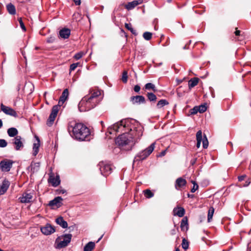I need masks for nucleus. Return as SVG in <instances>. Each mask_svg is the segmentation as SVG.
<instances>
[{
	"mask_svg": "<svg viewBox=\"0 0 251 251\" xmlns=\"http://www.w3.org/2000/svg\"><path fill=\"white\" fill-rule=\"evenodd\" d=\"M100 95V91H96L92 93L91 95L88 97H85L83 98L82 103L86 101V104L87 106H90L91 105L92 107H94L97 103V98Z\"/></svg>",
	"mask_w": 251,
	"mask_h": 251,
	"instance_id": "39448f33",
	"label": "nucleus"
},
{
	"mask_svg": "<svg viewBox=\"0 0 251 251\" xmlns=\"http://www.w3.org/2000/svg\"><path fill=\"white\" fill-rule=\"evenodd\" d=\"M246 175H242L241 176H238V180L239 181H242L245 179V178L246 177Z\"/></svg>",
	"mask_w": 251,
	"mask_h": 251,
	"instance_id": "603ef678",
	"label": "nucleus"
},
{
	"mask_svg": "<svg viewBox=\"0 0 251 251\" xmlns=\"http://www.w3.org/2000/svg\"><path fill=\"white\" fill-rule=\"evenodd\" d=\"M6 10L9 14L14 15L16 13L15 6L12 3H8L6 6Z\"/></svg>",
	"mask_w": 251,
	"mask_h": 251,
	"instance_id": "393cba45",
	"label": "nucleus"
},
{
	"mask_svg": "<svg viewBox=\"0 0 251 251\" xmlns=\"http://www.w3.org/2000/svg\"><path fill=\"white\" fill-rule=\"evenodd\" d=\"M102 236H101V237H100L98 239V240L97 241V242H99V241L101 240V239L102 238Z\"/></svg>",
	"mask_w": 251,
	"mask_h": 251,
	"instance_id": "0e129e2a",
	"label": "nucleus"
},
{
	"mask_svg": "<svg viewBox=\"0 0 251 251\" xmlns=\"http://www.w3.org/2000/svg\"><path fill=\"white\" fill-rule=\"evenodd\" d=\"M121 32L122 33H123L125 36V37L127 39V37H128V35L127 34V33L126 32H125V31L123 30V29H121Z\"/></svg>",
	"mask_w": 251,
	"mask_h": 251,
	"instance_id": "bf43d9fd",
	"label": "nucleus"
},
{
	"mask_svg": "<svg viewBox=\"0 0 251 251\" xmlns=\"http://www.w3.org/2000/svg\"><path fill=\"white\" fill-rule=\"evenodd\" d=\"M7 133L10 137H14L17 136L18 131L15 127H11L8 129Z\"/></svg>",
	"mask_w": 251,
	"mask_h": 251,
	"instance_id": "cd10ccee",
	"label": "nucleus"
},
{
	"mask_svg": "<svg viewBox=\"0 0 251 251\" xmlns=\"http://www.w3.org/2000/svg\"><path fill=\"white\" fill-rule=\"evenodd\" d=\"M177 232H178V229H176L175 228H173L170 230V234L172 236H174L176 234Z\"/></svg>",
	"mask_w": 251,
	"mask_h": 251,
	"instance_id": "8fccbe9b",
	"label": "nucleus"
},
{
	"mask_svg": "<svg viewBox=\"0 0 251 251\" xmlns=\"http://www.w3.org/2000/svg\"><path fill=\"white\" fill-rule=\"evenodd\" d=\"M57 192L58 194H64L66 192V190L64 189H58Z\"/></svg>",
	"mask_w": 251,
	"mask_h": 251,
	"instance_id": "4d7b16f0",
	"label": "nucleus"
},
{
	"mask_svg": "<svg viewBox=\"0 0 251 251\" xmlns=\"http://www.w3.org/2000/svg\"><path fill=\"white\" fill-rule=\"evenodd\" d=\"M78 64V63L72 64L70 67V71L71 72L74 71L77 67Z\"/></svg>",
	"mask_w": 251,
	"mask_h": 251,
	"instance_id": "de8ad7c7",
	"label": "nucleus"
},
{
	"mask_svg": "<svg viewBox=\"0 0 251 251\" xmlns=\"http://www.w3.org/2000/svg\"><path fill=\"white\" fill-rule=\"evenodd\" d=\"M40 163L31 162L30 165L28 167V169H30L32 174L37 172L39 170Z\"/></svg>",
	"mask_w": 251,
	"mask_h": 251,
	"instance_id": "5701e85b",
	"label": "nucleus"
},
{
	"mask_svg": "<svg viewBox=\"0 0 251 251\" xmlns=\"http://www.w3.org/2000/svg\"><path fill=\"white\" fill-rule=\"evenodd\" d=\"M152 35L151 32L146 31L143 33V37L146 40L149 41L151 39Z\"/></svg>",
	"mask_w": 251,
	"mask_h": 251,
	"instance_id": "4c0bfd02",
	"label": "nucleus"
},
{
	"mask_svg": "<svg viewBox=\"0 0 251 251\" xmlns=\"http://www.w3.org/2000/svg\"><path fill=\"white\" fill-rule=\"evenodd\" d=\"M186 184V180L182 177L178 178L176 181L175 187L177 190L185 186Z\"/></svg>",
	"mask_w": 251,
	"mask_h": 251,
	"instance_id": "4be33fe9",
	"label": "nucleus"
},
{
	"mask_svg": "<svg viewBox=\"0 0 251 251\" xmlns=\"http://www.w3.org/2000/svg\"><path fill=\"white\" fill-rule=\"evenodd\" d=\"M56 223L60 226L62 228H65L68 226V223L66 221H64L62 217H59L55 220Z\"/></svg>",
	"mask_w": 251,
	"mask_h": 251,
	"instance_id": "a878e982",
	"label": "nucleus"
},
{
	"mask_svg": "<svg viewBox=\"0 0 251 251\" xmlns=\"http://www.w3.org/2000/svg\"><path fill=\"white\" fill-rule=\"evenodd\" d=\"M10 185L9 181L5 179L0 186V195H3L7 190Z\"/></svg>",
	"mask_w": 251,
	"mask_h": 251,
	"instance_id": "f3484780",
	"label": "nucleus"
},
{
	"mask_svg": "<svg viewBox=\"0 0 251 251\" xmlns=\"http://www.w3.org/2000/svg\"><path fill=\"white\" fill-rule=\"evenodd\" d=\"M140 86L139 85H136L134 87V91L136 93H138L140 91Z\"/></svg>",
	"mask_w": 251,
	"mask_h": 251,
	"instance_id": "3c124183",
	"label": "nucleus"
},
{
	"mask_svg": "<svg viewBox=\"0 0 251 251\" xmlns=\"http://www.w3.org/2000/svg\"><path fill=\"white\" fill-rule=\"evenodd\" d=\"M145 197L147 199H150L154 196V193L150 189L145 190L144 191Z\"/></svg>",
	"mask_w": 251,
	"mask_h": 251,
	"instance_id": "473e14b6",
	"label": "nucleus"
},
{
	"mask_svg": "<svg viewBox=\"0 0 251 251\" xmlns=\"http://www.w3.org/2000/svg\"><path fill=\"white\" fill-rule=\"evenodd\" d=\"M202 146L204 149H207L208 146V141L206 136L204 135V138L202 139Z\"/></svg>",
	"mask_w": 251,
	"mask_h": 251,
	"instance_id": "a19ab883",
	"label": "nucleus"
},
{
	"mask_svg": "<svg viewBox=\"0 0 251 251\" xmlns=\"http://www.w3.org/2000/svg\"><path fill=\"white\" fill-rule=\"evenodd\" d=\"M7 145V143L4 139H0V147L4 148Z\"/></svg>",
	"mask_w": 251,
	"mask_h": 251,
	"instance_id": "a18cd8bd",
	"label": "nucleus"
},
{
	"mask_svg": "<svg viewBox=\"0 0 251 251\" xmlns=\"http://www.w3.org/2000/svg\"><path fill=\"white\" fill-rule=\"evenodd\" d=\"M36 139V143H34L33 144V154L34 156H36L39 152V148L40 146V141L39 138L37 136H35Z\"/></svg>",
	"mask_w": 251,
	"mask_h": 251,
	"instance_id": "412c9836",
	"label": "nucleus"
},
{
	"mask_svg": "<svg viewBox=\"0 0 251 251\" xmlns=\"http://www.w3.org/2000/svg\"><path fill=\"white\" fill-rule=\"evenodd\" d=\"M83 55H84V53L82 52H79L76 53L75 55L74 58L76 60H78L80 58H81L83 56Z\"/></svg>",
	"mask_w": 251,
	"mask_h": 251,
	"instance_id": "49530a36",
	"label": "nucleus"
},
{
	"mask_svg": "<svg viewBox=\"0 0 251 251\" xmlns=\"http://www.w3.org/2000/svg\"><path fill=\"white\" fill-rule=\"evenodd\" d=\"M147 96L148 100L151 101L155 102L157 100L156 95L152 93H148L147 94Z\"/></svg>",
	"mask_w": 251,
	"mask_h": 251,
	"instance_id": "72a5a7b5",
	"label": "nucleus"
},
{
	"mask_svg": "<svg viewBox=\"0 0 251 251\" xmlns=\"http://www.w3.org/2000/svg\"><path fill=\"white\" fill-rule=\"evenodd\" d=\"M197 138V145L196 146L199 148L201 146V142L202 141V132L201 130H199L196 133Z\"/></svg>",
	"mask_w": 251,
	"mask_h": 251,
	"instance_id": "c85d7f7f",
	"label": "nucleus"
},
{
	"mask_svg": "<svg viewBox=\"0 0 251 251\" xmlns=\"http://www.w3.org/2000/svg\"><path fill=\"white\" fill-rule=\"evenodd\" d=\"M214 208L213 207H210L209 208L207 214V221L210 222L212 219V217L214 213Z\"/></svg>",
	"mask_w": 251,
	"mask_h": 251,
	"instance_id": "2f4dec72",
	"label": "nucleus"
},
{
	"mask_svg": "<svg viewBox=\"0 0 251 251\" xmlns=\"http://www.w3.org/2000/svg\"><path fill=\"white\" fill-rule=\"evenodd\" d=\"M199 112L198 106H195L193 108L190 110V113L191 115H195Z\"/></svg>",
	"mask_w": 251,
	"mask_h": 251,
	"instance_id": "37998d69",
	"label": "nucleus"
},
{
	"mask_svg": "<svg viewBox=\"0 0 251 251\" xmlns=\"http://www.w3.org/2000/svg\"><path fill=\"white\" fill-rule=\"evenodd\" d=\"M68 131L76 140H90V129L83 124L76 123L75 121L70 122L68 125Z\"/></svg>",
	"mask_w": 251,
	"mask_h": 251,
	"instance_id": "f03ea898",
	"label": "nucleus"
},
{
	"mask_svg": "<svg viewBox=\"0 0 251 251\" xmlns=\"http://www.w3.org/2000/svg\"><path fill=\"white\" fill-rule=\"evenodd\" d=\"M166 153V151H163L161 152L160 154H159V156L161 157L163 156H164Z\"/></svg>",
	"mask_w": 251,
	"mask_h": 251,
	"instance_id": "052dcab7",
	"label": "nucleus"
},
{
	"mask_svg": "<svg viewBox=\"0 0 251 251\" xmlns=\"http://www.w3.org/2000/svg\"><path fill=\"white\" fill-rule=\"evenodd\" d=\"M69 96V90L68 89H65L63 91L61 96H60L58 103L57 105H54L51 109V113L49 116L48 119L47 121V125L50 126H51L55 118L57 116L59 109L60 106L64 103V102L67 100Z\"/></svg>",
	"mask_w": 251,
	"mask_h": 251,
	"instance_id": "7ed1b4c3",
	"label": "nucleus"
},
{
	"mask_svg": "<svg viewBox=\"0 0 251 251\" xmlns=\"http://www.w3.org/2000/svg\"><path fill=\"white\" fill-rule=\"evenodd\" d=\"M71 34V30L69 28H64L59 31V36L64 39H68Z\"/></svg>",
	"mask_w": 251,
	"mask_h": 251,
	"instance_id": "6ab92c4d",
	"label": "nucleus"
},
{
	"mask_svg": "<svg viewBox=\"0 0 251 251\" xmlns=\"http://www.w3.org/2000/svg\"><path fill=\"white\" fill-rule=\"evenodd\" d=\"M64 239L63 241H59L60 237L57 238L55 243H57L56 248L61 249L67 247L69 243H70L72 235L71 234H67L63 235Z\"/></svg>",
	"mask_w": 251,
	"mask_h": 251,
	"instance_id": "423d86ee",
	"label": "nucleus"
},
{
	"mask_svg": "<svg viewBox=\"0 0 251 251\" xmlns=\"http://www.w3.org/2000/svg\"><path fill=\"white\" fill-rule=\"evenodd\" d=\"M40 230L42 233L46 235H50L55 231V227L49 224H47L45 226H41Z\"/></svg>",
	"mask_w": 251,
	"mask_h": 251,
	"instance_id": "9d476101",
	"label": "nucleus"
},
{
	"mask_svg": "<svg viewBox=\"0 0 251 251\" xmlns=\"http://www.w3.org/2000/svg\"><path fill=\"white\" fill-rule=\"evenodd\" d=\"M128 79L127 71H124L122 73L121 80L124 83H126Z\"/></svg>",
	"mask_w": 251,
	"mask_h": 251,
	"instance_id": "c9c22d12",
	"label": "nucleus"
},
{
	"mask_svg": "<svg viewBox=\"0 0 251 251\" xmlns=\"http://www.w3.org/2000/svg\"><path fill=\"white\" fill-rule=\"evenodd\" d=\"M175 251H180L178 248H176Z\"/></svg>",
	"mask_w": 251,
	"mask_h": 251,
	"instance_id": "69168bd1",
	"label": "nucleus"
},
{
	"mask_svg": "<svg viewBox=\"0 0 251 251\" xmlns=\"http://www.w3.org/2000/svg\"><path fill=\"white\" fill-rule=\"evenodd\" d=\"M196 161H197V158H193L190 161L191 164L192 165H194L196 163Z\"/></svg>",
	"mask_w": 251,
	"mask_h": 251,
	"instance_id": "13d9d810",
	"label": "nucleus"
},
{
	"mask_svg": "<svg viewBox=\"0 0 251 251\" xmlns=\"http://www.w3.org/2000/svg\"><path fill=\"white\" fill-rule=\"evenodd\" d=\"M236 31L234 32V34L236 36H240V30H238V28L236 27Z\"/></svg>",
	"mask_w": 251,
	"mask_h": 251,
	"instance_id": "6e6d98bb",
	"label": "nucleus"
},
{
	"mask_svg": "<svg viewBox=\"0 0 251 251\" xmlns=\"http://www.w3.org/2000/svg\"><path fill=\"white\" fill-rule=\"evenodd\" d=\"M200 79L198 77L192 78L188 81V87L190 89L198 85Z\"/></svg>",
	"mask_w": 251,
	"mask_h": 251,
	"instance_id": "bb28decb",
	"label": "nucleus"
},
{
	"mask_svg": "<svg viewBox=\"0 0 251 251\" xmlns=\"http://www.w3.org/2000/svg\"><path fill=\"white\" fill-rule=\"evenodd\" d=\"M32 195L31 193L26 192L24 193L22 196L20 198V201L22 203H28L31 201Z\"/></svg>",
	"mask_w": 251,
	"mask_h": 251,
	"instance_id": "dca6fc26",
	"label": "nucleus"
},
{
	"mask_svg": "<svg viewBox=\"0 0 251 251\" xmlns=\"http://www.w3.org/2000/svg\"><path fill=\"white\" fill-rule=\"evenodd\" d=\"M13 140V144L15 145V149L16 150H20L24 147V144L22 141V137L20 136H16Z\"/></svg>",
	"mask_w": 251,
	"mask_h": 251,
	"instance_id": "ddd939ff",
	"label": "nucleus"
},
{
	"mask_svg": "<svg viewBox=\"0 0 251 251\" xmlns=\"http://www.w3.org/2000/svg\"><path fill=\"white\" fill-rule=\"evenodd\" d=\"M129 120H122L114 124L112 127L109 129L110 134H112V130L116 132L124 130V132L116 139L115 143L121 149L126 151L131 150L136 143V141L133 139V134L129 133L126 131V127L129 126Z\"/></svg>",
	"mask_w": 251,
	"mask_h": 251,
	"instance_id": "f257e3e1",
	"label": "nucleus"
},
{
	"mask_svg": "<svg viewBox=\"0 0 251 251\" xmlns=\"http://www.w3.org/2000/svg\"><path fill=\"white\" fill-rule=\"evenodd\" d=\"M145 88L147 90L152 89L154 92L156 91L155 85L151 83H147L145 86Z\"/></svg>",
	"mask_w": 251,
	"mask_h": 251,
	"instance_id": "e433bc0d",
	"label": "nucleus"
},
{
	"mask_svg": "<svg viewBox=\"0 0 251 251\" xmlns=\"http://www.w3.org/2000/svg\"><path fill=\"white\" fill-rule=\"evenodd\" d=\"M130 101L132 103V104H140L141 103H145L146 100L144 96H132L130 98Z\"/></svg>",
	"mask_w": 251,
	"mask_h": 251,
	"instance_id": "f8f14e48",
	"label": "nucleus"
},
{
	"mask_svg": "<svg viewBox=\"0 0 251 251\" xmlns=\"http://www.w3.org/2000/svg\"><path fill=\"white\" fill-rule=\"evenodd\" d=\"M18 21L20 23V26H21V27L22 28V29L24 30V31H25L26 30V27L22 21V18H18Z\"/></svg>",
	"mask_w": 251,
	"mask_h": 251,
	"instance_id": "c03bdc74",
	"label": "nucleus"
},
{
	"mask_svg": "<svg viewBox=\"0 0 251 251\" xmlns=\"http://www.w3.org/2000/svg\"><path fill=\"white\" fill-rule=\"evenodd\" d=\"M100 124H101V126H103V121H101L100 122Z\"/></svg>",
	"mask_w": 251,
	"mask_h": 251,
	"instance_id": "774afa93",
	"label": "nucleus"
},
{
	"mask_svg": "<svg viewBox=\"0 0 251 251\" xmlns=\"http://www.w3.org/2000/svg\"><path fill=\"white\" fill-rule=\"evenodd\" d=\"M76 5H79L81 4V0H72Z\"/></svg>",
	"mask_w": 251,
	"mask_h": 251,
	"instance_id": "5fc2aeb1",
	"label": "nucleus"
},
{
	"mask_svg": "<svg viewBox=\"0 0 251 251\" xmlns=\"http://www.w3.org/2000/svg\"><path fill=\"white\" fill-rule=\"evenodd\" d=\"M187 49V45H185L183 47V49Z\"/></svg>",
	"mask_w": 251,
	"mask_h": 251,
	"instance_id": "338daca9",
	"label": "nucleus"
},
{
	"mask_svg": "<svg viewBox=\"0 0 251 251\" xmlns=\"http://www.w3.org/2000/svg\"><path fill=\"white\" fill-rule=\"evenodd\" d=\"M192 183L193 184V187L191 190V192L192 193H194L197 190H198L199 188V185L198 184L194 181H192Z\"/></svg>",
	"mask_w": 251,
	"mask_h": 251,
	"instance_id": "79ce46f5",
	"label": "nucleus"
},
{
	"mask_svg": "<svg viewBox=\"0 0 251 251\" xmlns=\"http://www.w3.org/2000/svg\"><path fill=\"white\" fill-rule=\"evenodd\" d=\"M100 166V170L102 175L107 176L111 174L112 168L110 165L105 164L103 162H100L99 164Z\"/></svg>",
	"mask_w": 251,
	"mask_h": 251,
	"instance_id": "1a4fd4ad",
	"label": "nucleus"
},
{
	"mask_svg": "<svg viewBox=\"0 0 251 251\" xmlns=\"http://www.w3.org/2000/svg\"><path fill=\"white\" fill-rule=\"evenodd\" d=\"M13 161L5 159L0 162V169L2 172H9L12 167Z\"/></svg>",
	"mask_w": 251,
	"mask_h": 251,
	"instance_id": "6e6552de",
	"label": "nucleus"
},
{
	"mask_svg": "<svg viewBox=\"0 0 251 251\" xmlns=\"http://www.w3.org/2000/svg\"><path fill=\"white\" fill-rule=\"evenodd\" d=\"M185 209L182 207L177 206L174 208L173 210L174 215L175 216H177L179 217H182L185 214Z\"/></svg>",
	"mask_w": 251,
	"mask_h": 251,
	"instance_id": "aec40b11",
	"label": "nucleus"
},
{
	"mask_svg": "<svg viewBox=\"0 0 251 251\" xmlns=\"http://www.w3.org/2000/svg\"><path fill=\"white\" fill-rule=\"evenodd\" d=\"M251 183V181L250 180V178H248L247 180H246L245 183L243 184V186L246 187L249 185V184Z\"/></svg>",
	"mask_w": 251,
	"mask_h": 251,
	"instance_id": "864d4df0",
	"label": "nucleus"
},
{
	"mask_svg": "<svg viewBox=\"0 0 251 251\" xmlns=\"http://www.w3.org/2000/svg\"><path fill=\"white\" fill-rule=\"evenodd\" d=\"M0 109L6 115H9L14 117H18V114L15 110L10 107L4 105L3 103H1L0 104Z\"/></svg>",
	"mask_w": 251,
	"mask_h": 251,
	"instance_id": "9b49d317",
	"label": "nucleus"
},
{
	"mask_svg": "<svg viewBox=\"0 0 251 251\" xmlns=\"http://www.w3.org/2000/svg\"><path fill=\"white\" fill-rule=\"evenodd\" d=\"M63 199L61 197L58 196L50 201L48 205L50 206H56L57 207H60L62 205L61 203Z\"/></svg>",
	"mask_w": 251,
	"mask_h": 251,
	"instance_id": "2eb2a0df",
	"label": "nucleus"
},
{
	"mask_svg": "<svg viewBox=\"0 0 251 251\" xmlns=\"http://www.w3.org/2000/svg\"><path fill=\"white\" fill-rule=\"evenodd\" d=\"M181 245L183 249L187 250L189 248V242L184 238L182 239Z\"/></svg>",
	"mask_w": 251,
	"mask_h": 251,
	"instance_id": "ea45409f",
	"label": "nucleus"
},
{
	"mask_svg": "<svg viewBox=\"0 0 251 251\" xmlns=\"http://www.w3.org/2000/svg\"><path fill=\"white\" fill-rule=\"evenodd\" d=\"M169 102L167 100L162 99L158 101L156 104V107L158 109H160L165 105L169 104Z\"/></svg>",
	"mask_w": 251,
	"mask_h": 251,
	"instance_id": "7c9ffc66",
	"label": "nucleus"
},
{
	"mask_svg": "<svg viewBox=\"0 0 251 251\" xmlns=\"http://www.w3.org/2000/svg\"><path fill=\"white\" fill-rule=\"evenodd\" d=\"M3 124L2 120L0 119V128L2 126Z\"/></svg>",
	"mask_w": 251,
	"mask_h": 251,
	"instance_id": "680f3d73",
	"label": "nucleus"
},
{
	"mask_svg": "<svg viewBox=\"0 0 251 251\" xmlns=\"http://www.w3.org/2000/svg\"><path fill=\"white\" fill-rule=\"evenodd\" d=\"M125 27L129 30L133 35H137V33L136 31L132 27L131 24L126 23L125 24Z\"/></svg>",
	"mask_w": 251,
	"mask_h": 251,
	"instance_id": "f704fd0d",
	"label": "nucleus"
},
{
	"mask_svg": "<svg viewBox=\"0 0 251 251\" xmlns=\"http://www.w3.org/2000/svg\"><path fill=\"white\" fill-rule=\"evenodd\" d=\"M48 182L51 184L54 187L58 186L60 183V180L59 176H57L55 177L52 176H50L48 179Z\"/></svg>",
	"mask_w": 251,
	"mask_h": 251,
	"instance_id": "a211bd4d",
	"label": "nucleus"
},
{
	"mask_svg": "<svg viewBox=\"0 0 251 251\" xmlns=\"http://www.w3.org/2000/svg\"><path fill=\"white\" fill-rule=\"evenodd\" d=\"M180 228L182 231L187 230L188 229V218L187 217H184L181 220L180 222Z\"/></svg>",
	"mask_w": 251,
	"mask_h": 251,
	"instance_id": "b1692460",
	"label": "nucleus"
},
{
	"mask_svg": "<svg viewBox=\"0 0 251 251\" xmlns=\"http://www.w3.org/2000/svg\"><path fill=\"white\" fill-rule=\"evenodd\" d=\"M95 247V243L93 242H88L84 247L83 251H92Z\"/></svg>",
	"mask_w": 251,
	"mask_h": 251,
	"instance_id": "c756f323",
	"label": "nucleus"
},
{
	"mask_svg": "<svg viewBox=\"0 0 251 251\" xmlns=\"http://www.w3.org/2000/svg\"><path fill=\"white\" fill-rule=\"evenodd\" d=\"M128 131H129V133L133 134V139L137 142L138 139H140L141 137L143 135L142 127L140 126H134L133 127H126Z\"/></svg>",
	"mask_w": 251,
	"mask_h": 251,
	"instance_id": "0eeeda50",
	"label": "nucleus"
},
{
	"mask_svg": "<svg viewBox=\"0 0 251 251\" xmlns=\"http://www.w3.org/2000/svg\"><path fill=\"white\" fill-rule=\"evenodd\" d=\"M154 148L155 143H153L146 149L139 152L134 157V162L142 161L147 158L153 151Z\"/></svg>",
	"mask_w": 251,
	"mask_h": 251,
	"instance_id": "20e7f679",
	"label": "nucleus"
},
{
	"mask_svg": "<svg viewBox=\"0 0 251 251\" xmlns=\"http://www.w3.org/2000/svg\"><path fill=\"white\" fill-rule=\"evenodd\" d=\"M55 40V37L54 36H50L47 38V42L49 43H52L54 42Z\"/></svg>",
	"mask_w": 251,
	"mask_h": 251,
	"instance_id": "09e8293b",
	"label": "nucleus"
},
{
	"mask_svg": "<svg viewBox=\"0 0 251 251\" xmlns=\"http://www.w3.org/2000/svg\"><path fill=\"white\" fill-rule=\"evenodd\" d=\"M199 112L201 113H202L206 111L207 110L206 104L204 103L203 104H201L199 106H198Z\"/></svg>",
	"mask_w": 251,
	"mask_h": 251,
	"instance_id": "58836bf2",
	"label": "nucleus"
},
{
	"mask_svg": "<svg viewBox=\"0 0 251 251\" xmlns=\"http://www.w3.org/2000/svg\"><path fill=\"white\" fill-rule=\"evenodd\" d=\"M143 0H135L131 2H128L125 5V7L127 10H131L134 8L136 6L142 3Z\"/></svg>",
	"mask_w": 251,
	"mask_h": 251,
	"instance_id": "4468645a",
	"label": "nucleus"
},
{
	"mask_svg": "<svg viewBox=\"0 0 251 251\" xmlns=\"http://www.w3.org/2000/svg\"><path fill=\"white\" fill-rule=\"evenodd\" d=\"M188 197L189 198H193L194 197V195H190L189 194H188Z\"/></svg>",
	"mask_w": 251,
	"mask_h": 251,
	"instance_id": "e2e57ef3",
	"label": "nucleus"
}]
</instances>
